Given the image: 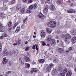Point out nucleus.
I'll list each match as a JSON object with an SVG mask.
<instances>
[{
	"instance_id": "f257e3e1",
	"label": "nucleus",
	"mask_w": 76,
	"mask_h": 76,
	"mask_svg": "<svg viewBox=\"0 0 76 76\" xmlns=\"http://www.w3.org/2000/svg\"><path fill=\"white\" fill-rule=\"evenodd\" d=\"M52 36L51 35H49L48 36V38L47 39V40L48 41H50L51 40L50 44L53 46H54L56 45V40L54 39H51Z\"/></svg>"
},
{
	"instance_id": "f03ea898",
	"label": "nucleus",
	"mask_w": 76,
	"mask_h": 76,
	"mask_svg": "<svg viewBox=\"0 0 76 76\" xmlns=\"http://www.w3.org/2000/svg\"><path fill=\"white\" fill-rule=\"evenodd\" d=\"M48 26L50 28H54L56 26V22L53 21H51L47 23Z\"/></svg>"
},
{
	"instance_id": "7ed1b4c3",
	"label": "nucleus",
	"mask_w": 76,
	"mask_h": 76,
	"mask_svg": "<svg viewBox=\"0 0 76 76\" xmlns=\"http://www.w3.org/2000/svg\"><path fill=\"white\" fill-rule=\"evenodd\" d=\"M64 38L65 39V41L67 43H69V40L71 38L70 35L69 34H66L65 36H64Z\"/></svg>"
},
{
	"instance_id": "20e7f679",
	"label": "nucleus",
	"mask_w": 76,
	"mask_h": 76,
	"mask_svg": "<svg viewBox=\"0 0 76 76\" xmlns=\"http://www.w3.org/2000/svg\"><path fill=\"white\" fill-rule=\"evenodd\" d=\"M5 31V27L2 25L1 23L0 22V32H4Z\"/></svg>"
},
{
	"instance_id": "39448f33",
	"label": "nucleus",
	"mask_w": 76,
	"mask_h": 76,
	"mask_svg": "<svg viewBox=\"0 0 76 76\" xmlns=\"http://www.w3.org/2000/svg\"><path fill=\"white\" fill-rule=\"evenodd\" d=\"M53 66L54 65H53V64H50L49 65V66L47 67L46 69L47 71V72H50L51 70V67H53Z\"/></svg>"
},
{
	"instance_id": "423d86ee",
	"label": "nucleus",
	"mask_w": 76,
	"mask_h": 76,
	"mask_svg": "<svg viewBox=\"0 0 76 76\" xmlns=\"http://www.w3.org/2000/svg\"><path fill=\"white\" fill-rule=\"evenodd\" d=\"M8 62V60L6 59V58H4L3 59V61L2 63V64L3 65L4 64H5Z\"/></svg>"
},
{
	"instance_id": "0eeeda50",
	"label": "nucleus",
	"mask_w": 76,
	"mask_h": 76,
	"mask_svg": "<svg viewBox=\"0 0 76 76\" xmlns=\"http://www.w3.org/2000/svg\"><path fill=\"white\" fill-rule=\"evenodd\" d=\"M58 51L60 54H63L64 53V49L62 48H59L58 49Z\"/></svg>"
},
{
	"instance_id": "6e6552de",
	"label": "nucleus",
	"mask_w": 76,
	"mask_h": 76,
	"mask_svg": "<svg viewBox=\"0 0 76 76\" xmlns=\"http://www.w3.org/2000/svg\"><path fill=\"white\" fill-rule=\"evenodd\" d=\"M9 54V53L8 52H7V50L5 49H4V51L3 55V56H6L8 55Z\"/></svg>"
},
{
	"instance_id": "1a4fd4ad",
	"label": "nucleus",
	"mask_w": 76,
	"mask_h": 76,
	"mask_svg": "<svg viewBox=\"0 0 76 76\" xmlns=\"http://www.w3.org/2000/svg\"><path fill=\"white\" fill-rule=\"evenodd\" d=\"M48 6L47 5L45 6V9L44 10V12L45 13H47L48 12Z\"/></svg>"
},
{
	"instance_id": "9d476101",
	"label": "nucleus",
	"mask_w": 76,
	"mask_h": 76,
	"mask_svg": "<svg viewBox=\"0 0 76 76\" xmlns=\"http://www.w3.org/2000/svg\"><path fill=\"white\" fill-rule=\"evenodd\" d=\"M37 72H38V69L35 68H34L31 70V74H32V73L33 72L36 73Z\"/></svg>"
},
{
	"instance_id": "9b49d317",
	"label": "nucleus",
	"mask_w": 76,
	"mask_h": 76,
	"mask_svg": "<svg viewBox=\"0 0 76 76\" xmlns=\"http://www.w3.org/2000/svg\"><path fill=\"white\" fill-rule=\"evenodd\" d=\"M22 8V6L20 4H18L17 6L16 10H20Z\"/></svg>"
},
{
	"instance_id": "f8f14e48",
	"label": "nucleus",
	"mask_w": 76,
	"mask_h": 76,
	"mask_svg": "<svg viewBox=\"0 0 76 76\" xmlns=\"http://www.w3.org/2000/svg\"><path fill=\"white\" fill-rule=\"evenodd\" d=\"M45 33L44 31H42L41 32L40 35L42 38H44L45 36Z\"/></svg>"
},
{
	"instance_id": "ddd939ff",
	"label": "nucleus",
	"mask_w": 76,
	"mask_h": 76,
	"mask_svg": "<svg viewBox=\"0 0 76 76\" xmlns=\"http://www.w3.org/2000/svg\"><path fill=\"white\" fill-rule=\"evenodd\" d=\"M19 61L20 63H21L22 64H24V59L23 58H19Z\"/></svg>"
},
{
	"instance_id": "4468645a",
	"label": "nucleus",
	"mask_w": 76,
	"mask_h": 76,
	"mask_svg": "<svg viewBox=\"0 0 76 76\" xmlns=\"http://www.w3.org/2000/svg\"><path fill=\"white\" fill-rule=\"evenodd\" d=\"M39 18L41 19H44V15L42 13H40L39 14Z\"/></svg>"
},
{
	"instance_id": "2eb2a0df",
	"label": "nucleus",
	"mask_w": 76,
	"mask_h": 76,
	"mask_svg": "<svg viewBox=\"0 0 76 76\" xmlns=\"http://www.w3.org/2000/svg\"><path fill=\"white\" fill-rule=\"evenodd\" d=\"M58 73V71L57 70L55 69L52 72V74L53 75H56Z\"/></svg>"
},
{
	"instance_id": "dca6fc26",
	"label": "nucleus",
	"mask_w": 76,
	"mask_h": 76,
	"mask_svg": "<svg viewBox=\"0 0 76 76\" xmlns=\"http://www.w3.org/2000/svg\"><path fill=\"white\" fill-rule=\"evenodd\" d=\"M25 11V9L23 8H22L20 10V14H23L24 13Z\"/></svg>"
},
{
	"instance_id": "f3484780",
	"label": "nucleus",
	"mask_w": 76,
	"mask_h": 76,
	"mask_svg": "<svg viewBox=\"0 0 76 76\" xmlns=\"http://www.w3.org/2000/svg\"><path fill=\"white\" fill-rule=\"evenodd\" d=\"M72 42L73 44H75L76 42V37H75L72 39Z\"/></svg>"
},
{
	"instance_id": "a211bd4d",
	"label": "nucleus",
	"mask_w": 76,
	"mask_h": 76,
	"mask_svg": "<svg viewBox=\"0 0 76 76\" xmlns=\"http://www.w3.org/2000/svg\"><path fill=\"white\" fill-rule=\"evenodd\" d=\"M26 12L27 13H31L32 12V10L28 8L26 10Z\"/></svg>"
},
{
	"instance_id": "6ab92c4d",
	"label": "nucleus",
	"mask_w": 76,
	"mask_h": 76,
	"mask_svg": "<svg viewBox=\"0 0 76 76\" xmlns=\"http://www.w3.org/2000/svg\"><path fill=\"white\" fill-rule=\"evenodd\" d=\"M72 73L71 71H69L68 73L66 74V76H71Z\"/></svg>"
},
{
	"instance_id": "aec40b11",
	"label": "nucleus",
	"mask_w": 76,
	"mask_h": 76,
	"mask_svg": "<svg viewBox=\"0 0 76 76\" xmlns=\"http://www.w3.org/2000/svg\"><path fill=\"white\" fill-rule=\"evenodd\" d=\"M71 34L72 35H74L76 34V30H74L73 31H71Z\"/></svg>"
},
{
	"instance_id": "412c9836",
	"label": "nucleus",
	"mask_w": 76,
	"mask_h": 76,
	"mask_svg": "<svg viewBox=\"0 0 76 76\" xmlns=\"http://www.w3.org/2000/svg\"><path fill=\"white\" fill-rule=\"evenodd\" d=\"M46 30L47 32L48 33H49V34H51V30L50 29L48 28H46Z\"/></svg>"
},
{
	"instance_id": "4be33fe9",
	"label": "nucleus",
	"mask_w": 76,
	"mask_h": 76,
	"mask_svg": "<svg viewBox=\"0 0 76 76\" xmlns=\"http://www.w3.org/2000/svg\"><path fill=\"white\" fill-rule=\"evenodd\" d=\"M69 13H74V11L73 10H69L67 11Z\"/></svg>"
},
{
	"instance_id": "5701e85b",
	"label": "nucleus",
	"mask_w": 76,
	"mask_h": 76,
	"mask_svg": "<svg viewBox=\"0 0 76 76\" xmlns=\"http://www.w3.org/2000/svg\"><path fill=\"white\" fill-rule=\"evenodd\" d=\"M39 62L40 63H44L45 62V60L44 59H40L39 60Z\"/></svg>"
},
{
	"instance_id": "b1692460",
	"label": "nucleus",
	"mask_w": 76,
	"mask_h": 76,
	"mask_svg": "<svg viewBox=\"0 0 76 76\" xmlns=\"http://www.w3.org/2000/svg\"><path fill=\"white\" fill-rule=\"evenodd\" d=\"M25 60L26 62H29V61H31L30 59L28 57H26L25 58Z\"/></svg>"
},
{
	"instance_id": "393cba45",
	"label": "nucleus",
	"mask_w": 76,
	"mask_h": 76,
	"mask_svg": "<svg viewBox=\"0 0 76 76\" xmlns=\"http://www.w3.org/2000/svg\"><path fill=\"white\" fill-rule=\"evenodd\" d=\"M20 27H18L15 30V32L16 33H18V32H19V31H20Z\"/></svg>"
},
{
	"instance_id": "a878e982",
	"label": "nucleus",
	"mask_w": 76,
	"mask_h": 76,
	"mask_svg": "<svg viewBox=\"0 0 76 76\" xmlns=\"http://www.w3.org/2000/svg\"><path fill=\"white\" fill-rule=\"evenodd\" d=\"M55 9V7L53 5L50 6V9L51 10H53L54 9Z\"/></svg>"
},
{
	"instance_id": "bb28decb",
	"label": "nucleus",
	"mask_w": 76,
	"mask_h": 76,
	"mask_svg": "<svg viewBox=\"0 0 76 76\" xmlns=\"http://www.w3.org/2000/svg\"><path fill=\"white\" fill-rule=\"evenodd\" d=\"M33 7L34 9H36V8H37L38 6H37V4H34L33 5Z\"/></svg>"
},
{
	"instance_id": "cd10ccee",
	"label": "nucleus",
	"mask_w": 76,
	"mask_h": 76,
	"mask_svg": "<svg viewBox=\"0 0 76 76\" xmlns=\"http://www.w3.org/2000/svg\"><path fill=\"white\" fill-rule=\"evenodd\" d=\"M57 3L58 4H63V2L61 1L60 0H59L57 2Z\"/></svg>"
},
{
	"instance_id": "c85d7f7f",
	"label": "nucleus",
	"mask_w": 76,
	"mask_h": 76,
	"mask_svg": "<svg viewBox=\"0 0 76 76\" xmlns=\"http://www.w3.org/2000/svg\"><path fill=\"white\" fill-rule=\"evenodd\" d=\"M33 6V5H31L29 6L28 8L32 10L34 9V7Z\"/></svg>"
},
{
	"instance_id": "c756f323",
	"label": "nucleus",
	"mask_w": 76,
	"mask_h": 76,
	"mask_svg": "<svg viewBox=\"0 0 76 76\" xmlns=\"http://www.w3.org/2000/svg\"><path fill=\"white\" fill-rule=\"evenodd\" d=\"M18 24L19 23L18 22L15 23L14 26V27H13L14 29H15L16 26H17Z\"/></svg>"
},
{
	"instance_id": "7c9ffc66",
	"label": "nucleus",
	"mask_w": 76,
	"mask_h": 76,
	"mask_svg": "<svg viewBox=\"0 0 76 76\" xmlns=\"http://www.w3.org/2000/svg\"><path fill=\"white\" fill-rule=\"evenodd\" d=\"M64 73H67V68H66L65 69L64 71Z\"/></svg>"
},
{
	"instance_id": "2f4dec72",
	"label": "nucleus",
	"mask_w": 76,
	"mask_h": 76,
	"mask_svg": "<svg viewBox=\"0 0 76 76\" xmlns=\"http://www.w3.org/2000/svg\"><path fill=\"white\" fill-rule=\"evenodd\" d=\"M2 51V45L0 43V52Z\"/></svg>"
},
{
	"instance_id": "473e14b6",
	"label": "nucleus",
	"mask_w": 76,
	"mask_h": 76,
	"mask_svg": "<svg viewBox=\"0 0 76 76\" xmlns=\"http://www.w3.org/2000/svg\"><path fill=\"white\" fill-rule=\"evenodd\" d=\"M11 24H12V22L10 21L8 23L7 25L8 26H11Z\"/></svg>"
},
{
	"instance_id": "72a5a7b5",
	"label": "nucleus",
	"mask_w": 76,
	"mask_h": 76,
	"mask_svg": "<svg viewBox=\"0 0 76 76\" xmlns=\"http://www.w3.org/2000/svg\"><path fill=\"white\" fill-rule=\"evenodd\" d=\"M16 3V1L15 0H13L11 2V4H14V3Z\"/></svg>"
},
{
	"instance_id": "f704fd0d",
	"label": "nucleus",
	"mask_w": 76,
	"mask_h": 76,
	"mask_svg": "<svg viewBox=\"0 0 76 76\" xmlns=\"http://www.w3.org/2000/svg\"><path fill=\"white\" fill-rule=\"evenodd\" d=\"M3 35V37H7L8 36L7 34H6V33H4Z\"/></svg>"
},
{
	"instance_id": "c9c22d12",
	"label": "nucleus",
	"mask_w": 76,
	"mask_h": 76,
	"mask_svg": "<svg viewBox=\"0 0 76 76\" xmlns=\"http://www.w3.org/2000/svg\"><path fill=\"white\" fill-rule=\"evenodd\" d=\"M26 65H27V66H26ZM26 68H27V67H30V64H26Z\"/></svg>"
},
{
	"instance_id": "e433bc0d",
	"label": "nucleus",
	"mask_w": 76,
	"mask_h": 76,
	"mask_svg": "<svg viewBox=\"0 0 76 76\" xmlns=\"http://www.w3.org/2000/svg\"><path fill=\"white\" fill-rule=\"evenodd\" d=\"M60 76H65V74L64 73H61Z\"/></svg>"
},
{
	"instance_id": "4c0bfd02",
	"label": "nucleus",
	"mask_w": 76,
	"mask_h": 76,
	"mask_svg": "<svg viewBox=\"0 0 76 76\" xmlns=\"http://www.w3.org/2000/svg\"><path fill=\"white\" fill-rule=\"evenodd\" d=\"M47 0H41V2L42 4H44L45 2V1Z\"/></svg>"
},
{
	"instance_id": "58836bf2",
	"label": "nucleus",
	"mask_w": 76,
	"mask_h": 76,
	"mask_svg": "<svg viewBox=\"0 0 76 76\" xmlns=\"http://www.w3.org/2000/svg\"><path fill=\"white\" fill-rule=\"evenodd\" d=\"M30 48L29 47H26V51H28L29 50V49Z\"/></svg>"
},
{
	"instance_id": "ea45409f",
	"label": "nucleus",
	"mask_w": 76,
	"mask_h": 76,
	"mask_svg": "<svg viewBox=\"0 0 76 76\" xmlns=\"http://www.w3.org/2000/svg\"><path fill=\"white\" fill-rule=\"evenodd\" d=\"M33 0H28V3H31L32 2Z\"/></svg>"
},
{
	"instance_id": "a19ab883",
	"label": "nucleus",
	"mask_w": 76,
	"mask_h": 76,
	"mask_svg": "<svg viewBox=\"0 0 76 76\" xmlns=\"http://www.w3.org/2000/svg\"><path fill=\"white\" fill-rule=\"evenodd\" d=\"M72 47H70L69 48V51H66V53H67V52H69V51H71V50H72Z\"/></svg>"
},
{
	"instance_id": "79ce46f5",
	"label": "nucleus",
	"mask_w": 76,
	"mask_h": 76,
	"mask_svg": "<svg viewBox=\"0 0 76 76\" xmlns=\"http://www.w3.org/2000/svg\"><path fill=\"white\" fill-rule=\"evenodd\" d=\"M50 0H47L45 2V4H46V3H50Z\"/></svg>"
},
{
	"instance_id": "37998d69",
	"label": "nucleus",
	"mask_w": 76,
	"mask_h": 76,
	"mask_svg": "<svg viewBox=\"0 0 76 76\" xmlns=\"http://www.w3.org/2000/svg\"><path fill=\"white\" fill-rule=\"evenodd\" d=\"M42 44L44 46L46 44L45 42H44L43 41H42Z\"/></svg>"
},
{
	"instance_id": "c03bdc74",
	"label": "nucleus",
	"mask_w": 76,
	"mask_h": 76,
	"mask_svg": "<svg viewBox=\"0 0 76 76\" xmlns=\"http://www.w3.org/2000/svg\"><path fill=\"white\" fill-rule=\"evenodd\" d=\"M25 25L24 24L22 25L21 26V28H23V29L25 28Z\"/></svg>"
},
{
	"instance_id": "a18cd8bd",
	"label": "nucleus",
	"mask_w": 76,
	"mask_h": 76,
	"mask_svg": "<svg viewBox=\"0 0 76 76\" xmlns=\"http://www.w3.org/2000/svg\"><path fill=\"white\" fill-rule=\"evenodd\" d=\"M36 46V45H34L32 47V49H35V46Z\"/></svg>"
},
{
	"instance_id": "49530a36",
	"label": "nucleus",
	"mask_w": 76,
	"mask_h": 76,
	"mask_svg": "<svg viewBox=\"0 0 76 76\" xmlns=\"http://www.w3.org/2000/svg\"><path fill=\"white\" fill-rule=\"evenodd\" d=\"M12 72L11 71H9L6 72L7 74H9V73H10Z\"/></svg>"
},
{
	"instance_id": "de8ad7c7",
	"label": "nucleus",
	"mask_w": 76,
	"mask_h": 76,
	"mask_svg": "<svg viewBox=\"0 0 76 76\" xmlns=\"http://www.w3.org/2000/svg\"><path fill=\"white\" fill-rule=\"evenodd\" d=\"M36 49L37 50H38V45H36Z\"/></svg>"
},
{
	"instance_id": "09e8293b",
	"label": "nucleus",
	"mask_w": 76,
	"mask_h": 76,
	"mask_svg": "<svg viewBox=\"0 0 76 76\" xmlns=\"http://www.w3.org/2000/svg\"><path fill=\"white\" fill-rule=\"evenodd\" d=\"M36 64V62H35L33 61L32 62V64Z\"/></svg>"
},
{
	"instance_id": "8fccbe9b",
	"label": "nucleus",
	"mask_w": 76,
	"mask_h": 76,
	"mask_svg": "<svg viewBox=\"0 0 76 76\" xmlns=\"http://www.w3.org/2000/svg\"><path fill=\"white\" fill-rule=\"evenodd\" d=\"M3 37H4V36H3H3H1V37H0V38L1 39H3Z\"/></svg>"
},
{
	"instance_id": "3c124183",
	"label": "nucleus",
	"mask_w": 76,
	"mask_h": 76,
	"mask_svg": "<svg viewBox=\"0 0 76 76\" xmlns=\"http://www.w3.org/2000/svg\"><path fill=\"white\" fill-rule=\"evenodd\" d=\"M24 2H26V1H28V0H22Z\"/></svg>"
},
{
	"instance_id": "603ef678",
	"label": "nucleus",
	"mask_w": 76,
	"mask_h": 76,
	"mask_svg": "<svg viewBox=\"0 0 76 76\" xmlns=\"http://www.w3.org/2000/svg\"><path fill=\"white\" fill-rule=\"evenodd\" d=\"M62 70V69L61 68H59L58 70L60 71V70Z\"/></svg>"
},
{
	"instance_id": "864d4df0",
	"label": "nucleus",
	"mask_w": 76,
	"mask_h": 76,
	"mask_svg": "<svg viewBox=\"0 0 76 76\" xmlns=\"http://www.w3.org/2000/svg\"><path fill=\"white\" fill-rule=\"evenodd\" d=\"M28 43V41H26L25 43V44H27Z\"/></svg>"
},
{
	"instance_id": "5fc2aeb1",
	"label": "nucleus",
	"mask_w": 76,
	"mask_h": 76,
	"mask_svg": "<svg viewBox=\"0 0 76 76\" xmlns=\"http://www.w3.org/2000/svg\"><path fill=\"white\" fill-rule=\"evenodd\" d=\"M55 38L56 39H58V36H56L55 37Z\"/></svg>"
},
{
	"instance_id": "6e6d98bb",
	"label": "nucleus",
	"mask_w": 76,
	"mask_h": 76,
	"mask_svg": "<svg viewBox=\"0 0 76 76\" xmlns=\"http://www.w3.org/2000/svg\"><path fill=\"white\" fill-rule=\"evenodd\" d=\"M26 19H25V20H23V22H24V23H25V22H26Z\"/></svg>"
},
{
	"instance_id": "4d7b16f0",
	"label": "nucleus",
	"mask_w": 76,
	"mask_h": 76,
	"mask_svg": "<svg viewBox=\"0 0 76 76\" xmlns=\"http://www.w3.org/2000/svg\"><path fill=\"white\" fill-rule=\"evenodd\" d=\"M12 53H13V54H15V53H16V52H15V51H13Z\"/></svg>"
},
{
	"instance_id": "13d9d810",
	"label": "nucleus",
	"mask_w": 76,
	"mask_h": 76,
	"mask_svg": "<svg viewBox=\"0 0 76 76\" xmlns=\"http://www.w3.org/2000/svg\"><path fill=\"white\" fill-rule=\"evenodd\" d=\"M11 30V28H9L8 29V31H10Z\"/></svg>"
},
{
	"instance_id": "bf43d9fd",
	"label": "nucleus",
	"mask_w": 76,
	"mask_h": 76,
	"mask_svg": "<svg viewBox=\"0 0 76 76\" xmlns=\"http://www.w3.org/2000/svg\"><path fill=\"white\" fill-rule=\"evenodd\" d=\"M13 45H17V44L15 43L13 44Z\"/></svg>"
},
{
	"instance_id": "052dcab7",
	"label": "nucleus",
	"mask_w": 76,
	"mask_h": 76,
	"mask_svg": "<svg viewBox=\"0 0 76 76\" xmlns=\"http://www.w3.org/2000/svg\"><path fill=\"white\" fill-rule=\"evenodd\" d=\"M34 35H36L37 34V33L36 32H34Z\"/></svg>"
},
{
	"instance_id": "680f3d73",
	"label": "nucleus",
	"mask_w": 76,
	"mask_h": 76,
	"mask_svg": "<svg viewBox=\"0 0 76 76\" xmlns=\"http://www.w3.org/2000/svg\"><path fill=\"white\" fill-rule=\"evenodd\" d=\"M33 38H36V36H33Z\"/></svg>"
},
{
	"instance_id": "e2e57ef3",
	"label": "nucleus",
	"mask_w": 76,
	"mask_h": 76,
	"mask_svg": "<svg viewBox=\"0 0 76 76\" xmlns=\"http://www.w3.org/2000/svg\"><path fill=\"white\" fill-rule=\"evenodd\" d=\"M57 43L59 42V40H57Z\"/></svg>"
},
{
	"instance_id": "0e129e2a",
	"label": "nucleus",
	"mask_w": 76,
	"mask_h": 76,
	"mask_svg": "<svg viewBox=\"0 0 76 76\" xmlns=\"http://www.w3.org/2000/svg\"><path fill=\"white\" fill-rule=\"evenodd\" d=\"M73 4H71V6H73Z\"/></svg>"
},
{
	"instance_id": "69168bd1",
	"label": "nucleus",
	"mask_w": 76,
	"mask_h": 76,
	"mask_svg": "<svg viewBox=\"0 0 76 76\" xmlns=\"http://www.w3.org/2000/svg\"><path fill=\"white\" fill-rule=\"evenodd\" d=\"M6 8V9H8V8L7 7Z\"/></svg>"
},
{
	"instance_id": "338daca9",
	"label": "nucleus",
	"mask_w": 76,
	"mask_h": 76,
	"mask_svg": "<svg viewBox=\"0 0 76 76\" xmlns=\"http://www.w3.org/2000/svg\"><path fill=\"white\" fill-rule=\"evenodd\" d=\"M48 46H49V44H48Z\"/></svg>"
},
{
	"instance_id": "774afa93",
	"label": "nucleus",
	"mask_w": 76,
	"mask_h": 76,
	"mask_svg": "<svg viewBox=\"0 0 76 76\" xmlns=\"http://www.w3.org/2000/svg\"><path fill=\"white\" fill-rule=\"evenodd\" d=\"M70 1H69V3H70Z\"/></svg>"
}]
</instances>
